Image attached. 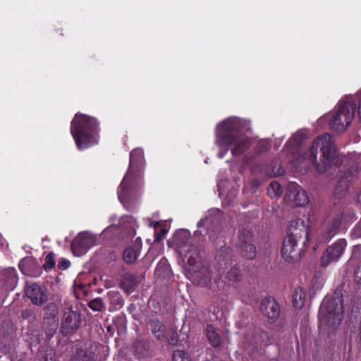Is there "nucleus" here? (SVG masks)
Masks as SVG:
<instances>
[{"label":"nucleus","instance_id":"nucleus-28","mask_svg":"<svg viewBox=\"0 0 361 361\" xmlns=\"http://www.w3.org/2000/svg\"><path fill=\"white\" fill-rule=\"evenodd\" d=\"M136 284V280L135 276L130 274H126L124 275L121 281V288L125 291H130Z\"/></svg>","mask_w":361,"mask_h":361},{"label":"nucleus","instance_id":"nucleus-35","mask_svg":"<svg viewBox=\"0 0 361 361\" xmlns=\"http://www.w3.org/2000/svg\"><path fill=\"white\" fill-rule=\"evenodd\" d=\"M186 353L183 350H177L173 353V361H185L188 358H185Z\"/></svg>","mask_w":361,"mask_h":361},{"label":"nucleus","instance_id":"nucleus-52","mask_svg":"<svg viewBox=\"0 0 361 361\" xmlns=\"http://www.w3.org/2000/svg\"><path fill=\"white\" fill-rule=\"evenodd\" d=\"M162 232H163V235H164L165 234V231L163 230Z\"/></svg>","mask_w":361,"mask_h":361},{"label":"nucleus","instance_id":"nucleus-7","mask_svg":"<svg viewBox=\"0 0 361 361\" xmlns=\"http://www.w3.org/2000/svg\"><path fill=\"white\" fill-rule=\"evenodd\" d=\"M347 246V241L344 238L338 239L329 246L324 252L321 258V265L327 267L330 263L337 261L342 255Z\"/></svg>","mask_w":361,"mask_h":361},{"label":"nucleus","instance_id":"nucleus-43","mask_svg":"<svg viewBox=\"0 0 361 361\" xmlns=\"http://www.w3.org/2000/svg\"><path fill=\"white\" fill-rule=\"evenodd\" d=\"M137 153L141 154V152L140 151H136V150H133L130 153V167H132V166L134 164V157Z\"/></svg>","mask_w":361,"mask_h":361},{"label":"nucleus","instance_id":"nucleus-15","mask_svg":"<svg viewBox=\"0 0 361 361\" xmlns=\"http://www.w3.org/2000/svg\"><path fill=\"white\" fill-rule=\"evenodd\" d=\"M286 196L296 206H303L308 202L306 192L295 183H290L288 185Z\"/></svg>","mask_w":361,"mask_h":361},{"label":"nucleus","instance_id":"nucleus-5","mask_svg":"<svg viewBox=\"0 0 361 361\" xmlns=\"http://www.w3.org/2000/svg\"><path fill=\"white\" fill-rule=\"evenodd\" d=\"M355 109V100L351 97L341 100L338 106L329 116L330 128L336 132H343L351 123Z\"/></svg>","mask_w":361,"mask_h":361},{"label":"nucleus","instance_id":"nucleus-11","mask_svg":"<svg viewBox=\"0 0 361 361\" xmlns=\"http://www.w3.org/2000/svg\"><path fill=\"white\" fill-rule=\"evenodd\" d=\"M358 173V167L354 166L341 174L334 190V195L337 196L338 198H341L345 195L350 182L353 181V178Z\"/></svg>","mask_w":361,"mask_h":361},{"label":"nucleus","instance_id":"nucleus-13","mask_svg":"<svg viewBox=\"0 0 361 361\" xmlns=\"http://www.w3.org/2000/svg\"><path fill=\"white\" fill-rule=\"evenodd\" d=\"M80 324V313L69 308L64 312L61 324L62 332L65 334H71L79 328Z\"/></svg>","mask_w":361,"mask_h":361},{"label":"nucleus","instance_id":"nucleus-2","mask_svg":"<svg viewBox=\"0 0 361 361\" xmlns=\"http://www.w3.org/2000/svg\"><path fill=\"white\" fill-rule=\"evenodd\" d=\"M338 151L334 137L324 134L315 139L310 148V160L314 164L319 173L329 171L337 164Z\"/></svg>","mask_w":361,"mask_h":361},{"label":"nucleus","instance_id":"nucleus-32","mask_svg":"<svg viewBox=\"0 0 361 361\" xmlns=\"http://www.w3.org/2000/svg\"><path fill=\"white\" fill-rule=\"evenodd\" d=\"M89 307L93 311H101L104 307V303L100 298H94L89 302Z\"/></svg>","mask_w":361,"mask_h":361},{"label":"nucleus","instance_id":"nucleus-21","mask_svg":"<svg viewBox=\"0 0 361 361\" xmlns=\"http://www.w3.org/2000/svg\"><path fill=\"white\" fill-rule=\"evenodd\" d=\"M205 334L210 345L214 348H219L221 344V336L217 330L211 324H208L205 329Z\"/></svg>","mask_w":361,"mask_h":361},{"label":"nucleus","instance_id":"nucleus-19","mask_svg":"<svg viewBox=\"0 0 361 361\" xmlns=\"http://www.w3.org/2000/svg\"><path fill=\"white\" fill-rule=\"evenodd\" d=\"M44 311L47 321L44 322V325L46 323H49L51 326L50 334H54L58 328V319H56L58 314L57 305L54 302L49 303L44 308Z\"/></svg>","mask_w":361,"mask_h":361},{"label":"nucleus","instance_id":"nucleus-33","mask_svg":"<svg viewBox=\"0 0 361 361\" xmlns=\"http://www.w3.org/2000/svg\"><path fill=\"white\" fill-rule=\"evenodd\" d=\"M55 266L54 255L52 252L49 253L45 258V263L43 267L45 269H51Z\"/></svg>","mask_w":361,"mask_h":361},{"label":"nucleus","instance_id":"nucleus-25","mask_svg":"<svg viewBox=\"0 0 361 361\" xmlns=\"http://www.w3.org/2000/svg\"><path fill=\"white\" fill-rule=\"evenodd\" d=\"M140 247H129L126 248L123 252V260L127 264H133L137 260L138 256L140 255Z\"/></svg>","mask_w":361,"mask_h":361},{"label":"nucleus","instance_id":"nucleus-17","mask_svg":"<svg viewBox=\"0 0 361 361\" xmlns=\"http://www.w3.org/2000/svg\"><path fill=\"white\" fill-rule=\"evenodd\" d=\"M310 232V226L302 219L293 221L289 226L287 236H293L294 238L300 240L307 238Z\"/></svg>","mask_w":361,"mask_h":361},{"label":"nucleus","instance_id":"nucleus-8","mask_svg":"<svg viewBox=\"0 0 361 361\" xmlns=\"http://www.w3.org/2000/svg\"><path fill=\"white\" fill-rule=\"evenodd\" d=\"M221 144L234 145L232 154L234 156L243 154L249 147V139L247 136L240 134L229 133L222 137Z\"/></svg>","mask_w":361,"mask_h":361},{"label":"nucleus","instance_id":"nucleus-14","mask_svg":"<svg viewBox=\"0 0 361 361\" xmlns=\"http://www.w3.org/2000/svg\"><path fill=\"white\" fill-rule=\"evenodd\" d=\"M25 291L27 297L37 306H42L47 300L45 290L36 283H26Z\"/></svg>","mask_w":361,"mask_h":361},{"label":"nucleus","instance_id":"nucleus-9","mask_svg":"<svg viewBox=\"0 0 361 361\" xmlns=\"http://www.w3.org/2000/svg\"><path fill=\"white\" fill-rule=\"evenodd\" d=\"M96 237L93 235L81 233L73 240L71 249L75 255L81 256L95 245Z\"/></svg>","mask_w":361,"mask_h":361},{"label":"nucleus","instance_id":"nucleus-20","mask_svg":"<svg viewBox=\"0 0 361 361\" xmlns=\"http://www.w3.org/2000/svg\"><path fill=\"white\" fill-rule=\"evenodd\" d=\"M226 283L229 286L236 287L243 280V274L238 267H231L226 274Z\"/></svg>","mask_w":361,"mask_h":361},{"label":"nucleus","instance_id":"nucleus-41","mask_svg":"<svg viewBox=\"0 0 361 361\" xmlns=\"http://www.w3.org/2000/svg\"><path fill=\"white\" fill-rule=\"evenodd\" d=\"M221 126L225 130H229L231 126V121L230 120H226L221 124Z\"/></svg>","mask_w":361,"mask_h":361},{"label":"nucleus","instance_id":"nucleus-1","mask_svg":"<svg viewBox=\"0 0 361 361\" xmlns=\"http://www.w3.org/2000/svg\"><path fill=\"white\" fill-rule=\"evenodd\" d=\"M177 250L180 256L187 259L190 269L193 271L192 277L200 286H207L211 281V272L201 265L200 250L193 244L192 239L187 231H180L175 236Z\"/></svg>","mask_w":361,"mask_h":361},{"label":"nucleus","instance_id":"nucleus-42","mask_svg":"<svg viewBox=\"0 0 361 361\" xmlns=\"http://www.w3.org/2000/svg\"><path fill=\"white\" fill-rule=\"evenodd\" d=\"M355 279L357 282H361V265L358 267L355 273Z\"/></svg>","mask_w":361,"mask_h":361},{"label":"nucleus","instance_id":"nucleus-37","mask_svg":"<svg viewBox=\"0 0 361 361\" xmlns=\"http://www.w3.org/2000/svg\"><path fill=\"white\" fill-rule=\"evenodd\" d=\"M353 237L355 238H361V220L356 224L352 231Z\"/></svg>","mask_w":361,"mask_h":361},{"label":"nucleus","instance_id":"nucleus-23","mask_svg":"<svg viewBox=\"0 0 361 361\" xmlns=\"http://www.w3.org/2000/svg\"><path fill=\"white\" fill-rule=\"evenodd\" d=\"M215 258L219 264H226L232 258L231 248L226 245L221 246V249L217 251Z\"/></svg>","mask_w":361,"mask_h":361},{"label":"nucleus","instance_id":"nucleus-16","mask_svg":"<svg viewBox=\"0 0 361 361\" xmlns=\"http://www.w3.org/2000/svg\"><path fill=\"white\" fill-rule=\"evenodd\" d=\"M260 310L263 315L274 322L280 314L279 304L273 298H264L262 300Z\"/></svg>","mask_w":361,"mask_h":361},{"label":"nucleus","instance_id":"nucleus-34","mask_svg":"<svg viewBox=\"0 0 361 361\" xmlns=\"http://www.w3.org/2000/svg\"><path fill=\"white\" fill-rule=\"evenodd\" d=\"M126 177H125L122 181V183L120 185L119 190H118V198L120 199L121 202L124 201L127 197V190H126Z\"/></svg>","mask_w":361,"mask_h":361},{"label":"nucleus","instance_id":"nucleus-48","mask_svg":"<svg viewBox=\"0 0 361 361\" xmlns=\"http://www.w3.org/2000/svg\"><path fill=\"white\" fill-rule=\"evenodd\" d=\"M280 174L279 170H278L276 172H273V176H279Z\"/></svg>","mask_w":361,"mask_h":361},{"label":"nucleus","instance_id":"nucleus-39","mask_svg":"<svg viewBox=\"0 0 361 361\" xmlns=\"http://www.w3.org/2000/svg\"><path fill=\"white\" fill-rule=\"evenodd\" d=\"M178 334L176 332H171L170 338H169V343L172 345H176L178 343Z\"/></svg>","mask_w":361,"mask_h":361},{"label":"nucleus","instance_id":"nucleus-10","mask_svg":"<svg viewBox=\"0 0 361 361\" xmlns=\"http://www.w3.org/2000/svg\"><path fill=\"white\" fill-rule=\"evenodd\" d=\"M298 239L293 236H286L283 240L281 254L287 262L298 260L301 257V248L298 246Z\"/></svg>","mask_w":361,"mask_h":361},{"label":"nucleus","instance_id":"nucleus-12","mask_svg":"<svg viewBox=\"0 0 361 361\" xmlns=\"http://www.w3.org/2000/svg\"><path fill=\"white\" fill-rule=\"evenodd\" d=\"M268 338L267 332L258 331L251 337H246L243 344L244 349L250 355L262 348V344H267Z\"/></svg>","mask_w":361,"mask_h":361},{"label":"nucleus","instance_id":"nucleus-22","mask_svg":"<svg viewBox=\"0 0 361 361\" xmlns=\"http://www.w3.org/2000/svg\"><path fill=\"white\" fill-rule=\"evenodd\" d=\"M293 305L296 309H301L305 305L306 301V293L301 287L295 288L293 294Z\"/></svg>","mask_w":361,"mask_h":361},{"label":"nucleus","instance_id":"nucleus-44","mask_svg":"<svg viewBox=\"0 0 361 361\" xmlns=\"http://www.w3.org/2000/svg\"><path fill=\"white\" fill-rule=\"evenodd\" d=\"M22 317L24 319H27L32 315V311L30 310H25L22 311Z\"/></svg>","mask_w":361,"mask_h":361},{"label":"nucleus","instance_id":"nucleus-6","mask_svg":"<svg viewBox=\"0 0 361 361\" xmlns=\"http://www.w3.org/2000/svg\"><path fill=\"white\" fill-rule=\"evenodd\" d=\"M236 245L244 257L247 259L255 257L257 251L253 244V235L249 230L241 229L239 231Z\"/></svg>","mask_w":361,"mask_h":361},{"label":"nucleus","instance_id":"nucleus-40","mask_svg":"<svg viewBox=\"0 0 361 361\" xmlns=\"http://www.w3.org/2000/svg\"><path fill=\"white\" fill-rule=\"evenodd\" d=\"M270 145L267 141H262L259 143L260 151H266L269 149Z\"/></svg>","mask_w":361,"mask_h":361},{"label":"nucleus","instance_id":"nucleus-4","mask_svg":"<svg viewBox=\"0 0 361 361\" xmlns=\"http://www.w3.org/2000/svg\"><path fill=\"white\" fill-rule=\"evenodd\" d=\"M343 310L341 298H325L319 312L320 325L329 331L336 329L341 325Z\"/></svg>","mask_w":361,"mask_h":361},{"label":"nucleus","instance_id":"nucleus-36","mask_svg":"<svg viewBox=\"0 0 361 361\" xmlns=\"http://www.w3.org/2000/svg\"><path fill=\"white\" fill-rule=\"evenodd\" d=\"M40 361H56L54 353L51 350L47 351L44 355H41Z\"/></svg>","mask_w":361,"mask_h":361},{"label":"nucleus","instance_id":"nucleus-27","mask_svg":"<svg viewBox=\"0 0 361 361\" xmlns=\"http://www.w3.org/2000/svg\"><path fill=\"white\" fill-rule=\"evenodd\" d=\"M110 303L114 306L115 309H120L124 305V300L120 293L117 291H110L108 293Z\"/></svg>","mask_w":361,"mask_h":361},{"label":"nucleus","instance_id":"nucleus-47","mask_svg":"<svg viewBox=\"0 0 361 361\" xmlns=\"http://www.w3.org/2000/svg\"><path fill=\"white\" fill-rule=\"evenodd\" d=\"M204 223H205V220H204V219H201V220L198 222V224H197V226H198V228H200L201 227H202V226H204Z\"/></svg>","mask_w":361,"mask_h":361},{"label":"nucleus","instance_id":"nucleus-38","mask_svg":"<svg viewBox=\"0 0 361 361\" xmlns=\"http://www.w3.org/2000/svg\"><path fill=\"white\" fill-rule=\"evenodd\" d=\"M70 265H71V262L68 260L65 259H62L59 262V268L61 269H66L70 267Z\"/></svg>","mask_w":361,"mask_h":361},{"label":"nucleus","instance_id":"nucleus-50","mask_svg":"<svg viewBox=\"0 0 361 361\" xmlns=\"http://www.w3.org/2000/svg\"><path fill=\"white\" fill-rule=\"evenodd\" d=\"M224 153H219V157L220 158H223V157H224Z\"/></svg>","mask_w":361,"mask_h":361},{"label":"nucleus","instance_id":"nucleus-49","mask_svg":"<svg viewBox=\"0 0 361 361\" xmlns=\"http://www.w3.org/2000/svg\"><path fill=\"white\" fill-rule=\"evenodd\" d=\"M161 238H162V237H161V235H157V236L156 237V240H161Z\"/></svg>","mask_w":361,"mask_h":361},{"label":"nucleus","instance_id":"nucleus-45","mask_svg":"<svg viewBox=\"0 0 361 361\" xmlns=\"http://www.w3.org/2000/svg\"><path fill=\"white\" fill-rule=\"evenodd\" d=\"M357 97L359 99L358 114L361 117V90L357 93Z\"/></svg>","mask_w":361,"mask_h":361},{"label":"nucleus","instance_id":"nucleus-24","mask_svg":"<svg viewBox=\"0 0 361 361\" xmlns=\"http://www.w3.org/2000/svg\"><path fill=\"white\" fill-rule=\"evenodd\" d=\"M150 326L152 333L155 335L157 338L160 341H164L165 338V326L157 319H152L150 320Z\"/></svg>","mask_w":361,"mask_h":361},{"label":"nucleus","instance_id":"nucleus-29","mask_svg":"<svg viewBox=\"0 0 361 361\" xmlns=\"http://www.w3.org/2000/svg\"><path fill=\"white\" fill-rule=\"evenodd\" d=\"M282 192L281 185L276 181L271 182L267 188V193L271 198L279 197Z\"/></svg>","mask_w":361,"mask_h":361},{"label":"nucleus","instance_id":"nucleus-51","mask_svg":"<svg viewBox=\"0 0 361 361\" xmlns=\"http://www.w3.org/2000/svg\"><path fill=\"white\" fill-rule=\"evenodd\" d=\"M293 141V140H290L288 142L291 143Z\"/></svg>","mask_w":361,"mask_h":361},{"label":"nucleus","instance_id":"nucleus-18","mask_svg":"<svg viewBox=\"0 0 361 361\" xmlns=\"http://www.w3.org/2000/svg\"><path fill=\"white\" fill-rule=\"evenodd\" d=\"M344 212H339L331 219V221L328 225L326 231L325 233V240H330L334 237L341 230V224L343 220Z\"/></svg>","mask_w":361,"mask_h":361},{"label":"nucleus","instance_id":"nucleus-31","mask_svg":"<svg viewBox=\"0 0 361 361\" xmlns=\"http://www.w3.org/2000/svg\"><path fill=\"white\" fill-rule=\"evenodd\" d=\"M349 262L352 264L360 263L361 265V245L354 247Z\"/></svg>","mask_w":361,"mask_h":361},{"label":"nucleus","instance_id":"nucleus-30","mask_svg":"<svg viewBox=\"0 0 361 361\" xmlns=\"http://www.w3.org/2000/svg\"><path fill=\"white\" fill-rule=\"evenodd\" d=\"M72 361H94L93 356L91 354H87L84 350L80 349L77 353Z\"/></svg>","mask_w":361,"mask_h":361},{"label":"nucleus","instance_id":"nucleus-53","mask_svg":"<svg viewBox=\"0 0 361 361\" xmlns=\"http://www.w3.org/2000/svg\"><path fill=\"white\" fill-rule=\"evenodd\" d=\"M185 361H188V360H185Z\"/></svg>","mask_w":361,"mask_h":361},{"label":"nucleus","instance_id":"nucleus-26","mask_svg":"<svg viewBox=\"0 0 361 361\" xmlns=\"http://www.w3.org/2000/svg\"><path fill=\"white\" fill-rule=\"evenodd\" d=\"M1 278H4V286L11 288L16 282V273L13 268H8L1 271Z\"/></svg>","mask_w":361,"mask_h":361},{"label":"nucleus","instance_id":"nucleus-46","mask_svg":"<svg viewBox=\"0 0 361 361\" xmlns=\"http://www.w3.org/2000/svg\"><path fill=\"white\" fill-rule=\"evenodd\" d=\"M357 204L361 208V189L357 195Z\"/></svg>","mask_w":361,"mask_h":361},{"label":"nucleus","instance_id":"nucleus-3","mask_svg":"<svg viewBox=\"0 0 361 361\" xmlns=\"http://www.w3.org/2000/svg\"><path fill=\"white\" fill-rule=\"evenodd\" d=\"M99 125L96 119L85 114H76L71 122V132L79 149L97 142L95 134Z\"/></svg>","mask_w":361,"mask_h":361}]
</instances>
